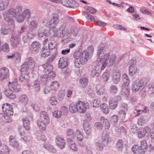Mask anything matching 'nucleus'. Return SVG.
I'll return each mask as SVG.
<instances>
[{"label":"nucleus","mask_w":154,"mask_h":154,"mask_svg":"<svg viewBox=\"0 0 154 154\" xmlns=\"http://www.w3.org/2000/svg\"><path fill=\"white\" fill-rule=\"evenodd\" d=\"M22 13V7L20 6H17L15 9L11 8L8 9L7 11L4 12L3 15L4 20L9 24H11L12 27L14 28V23L13 17H15L17 14Z\"/></svg>","instance_id":"nucleus-1"},{"label":"nucleus","mask_w":154,"mask_h":154,"mask_svg":"<svg viewBox=\"0 0 154 154\" xmlns=\"http://www.w3.org/2000/svg\"><path fill=\"white\" fill-rule=\"evenodd\" d=\"M105 51L103 44H101L98 46L97 49V55L99 57L96 61V66L99 67L102 70H103L106 66L105 59H107L109 55L107 53L103 55Z\"/></svg>","instance_id":"nucleus-2"},{"label":"nucleus","mask_w":154,"mask_h":154,"mask_svg":"<svg viewBox=\"0 0 154 154\" xmlns=\"http://www.w3.org/2000/svg\"><path fill=\"white\" fill-rule=\"evenodd\" d=\"M93 52V47L92 46H89L86 51H83L82 52L75 51L74 54V57L77 60L79 59L81 64H85L88 62L89 57L92 55Z\"/></svg>","instance_id":"nucleus-3"},{"label":"nucleus","mask_w":154,"mask_h":154,"mask_svg":"<svg viewBox=\"0 0 154 154\" xmlns=\"http://www.w3.org/2000/svg\"><path fill=\"white\" fill-rule=\"evenodd\" d=\"M8 85L9 89L5 90L4 93L8 98L11 99H14L16 96L12 92H17L20 90V87L18 85L17 79H15L12 82H9Z\"/></svg>","instance_id":"nucleus-4"},{"label":"nucleus","mask_w":154,"mask_h":154,"mask_svg":"<svg viewBox=\"0 0 154 154\" xmlns=\"http://www.w3.org/2000/svg\"><path fill=\"white\" fill-rule=\"evenodd\" d=\"M50 122V119L48 113L45 111H41L39 114V119L37 124L40 129L44 131L45 130L46 125Z\"/></svg>","instance_id":"nucleus-5"},{"label":"nucleus","mask_w":154,"mask_h":154,"mask_svg":"<svg viewBox=\"0 0 154 154\" xmlns=\"http://www.w3.org/2000/svg\"><path fill=\"white\" fill-rule=\"evenodd\" d=\"M147 82V79L145 78L140 81L134 82L132 86L131 91L133 93L142 91L146 85Z\"/></svg>","instance_id":"nucleus-6"},{"label":"nucleus","mask_w":154,"mask_h":154,"mask_svg":"<svg viewBox=\"0 0 154 154\" xmlns=\"http://www.w3.org/2000/svg\"><path fill=\"white\" fill-rule=\"evenodd\" d=\"M35 66V63L32 57H29L21 66V71L28 72L32 71Z\"/></svg>","instance_id":"nucleus-7"},{"label":"nucleus","mask_w":154,"mask_h":154,"mask_svg":"<svg viewBox=\"0 0 154 154\" xmlns=\"http://www.w3.org/2000/svg\"><path fill=\"white\" fill-rule=\"evenodd\" d=\"M44 69L43 71L46 74H50L49 76H51L52 78L55 77L56 74L53 72V66L52 65L48 63H46L42 65Z\"/></svg>","instance_id":"nucleus-8"},{"label":"nucleus","mask_w":154,"mask_h":154,"mask_svg":"<svg viewBox=\"0 0 154 154\" xmlns=\"http://www.w3.org/2000/svg\"><path fill=\"white\" fill-rule=\"evenodd\" d=\"M59 15L57 14H54L50 21L48 22V25L50 28L55 27L59 23Z\"/></svg>","instance_id":"nucleus-9"},{"label":"nucleus","mask_w":154,"mask_h":154,"mask_svg":"<svg viewBox=\"0 0 154 154\" xmlns=\"http://www.w3.org/2000/svg\"><path fill=\"white\" fill-rule=\"evenodd\" d=\"M77 107L78 108V112L80 113H84L88 109L89 106L88 103L84 102L78 100L77 101Z\"/></svg>","instance_id":"nucleus-10"},{"label":"nucleus","mask_w":154,"mask_h":154,"mask_svg":"<svg viewBox=\"0 0 154 154\" xmlns=\"http://www.w3.org/2000/svg\"><path fill=\"white\" fill-rule=\"evenodd\" d=\"M151 131V128L148 126L140 129L137 131L138 137L141 139L144 137L145 135L148 136Z\"/></svg>","instance_id":"nucleus-11"},{"label":"nucleus","mask_w":154,"mask_h":154,"mask_svg":"<svg viewBox=\"0 0 154 154\" xmlns=\"http://www.w3.org/2000/svg\"><path fill=\"white\" fill-rule=\"evenodd\" d=\"M121 72L118 69H116L114 71L112 75V79L115 84H118L121 79Z\"/></svg>","instance_id":"nucleus-12"},{"label":"nucleus","mask_w":154,"mask_h":154,"mask_svg":"<svg viewBox=\"0 0 154 154\" xmlns=\"http://www.w3.org/2000/svg\"><path fill=\"white\" fill-rule=\"evenodd\" d=\"M75 136L77 138V142L79 145L81 147L84 146L85 145V143L82 142L83 140V136L81 131L78 130L76 132Z\"/></svg>","instance_id":"nucleus-13"},{"label":"nucleus","mask_w":154,"mask_h":154,"mask_svg":"<svg viewBox=\"0 0 154 154\" xmlns=\"http://www.w3.org/2000/svg\"><path fill=\"white\" fill-rule=\"evenodd\" d=\"M23 128H20L19 130V133L21 138L25 141H28L31 140V137L30 133L24 132Z\"/></svg>","instance_id":"nucleus-14"},{"label":"nucleus","mask_w":154,"mask_h":154,"mask_svg":"<svg viewBox=\"0 0 154 154\" xmlns=\"http://www.w3.org/2000/svg\"><path fill=\"white\" fill-rule=\"evenodd\" d=\"M2 109L3 111L4 112L8 115L11 116L13 114V109L12 106L8 103L4 104L2 106Z\"/></svg>","instance_id":"nucleus-15"},{"label":"nucleus","mask_w":154,"mask_h":154,"mask_svg":"<svg viewBox=\"0 0 154 154\" xmlns=\"http://www.w3.org/2000/svg\"><path fill=\"white\" fill-rule=\"evenodd\" d=\"M9 76V71L7 67H3L0 69V80L8 78Z\"/></svg>","instance_id":"nucleus-16"},{"label":"nucleus","mask_w":154,"mask_h":154,"mask_svg":"<svg viewBox=\"0 0 154 154\" xmlns=\"http://www.w3.org/2000/svg\"><path fill=\"white\" fill-rule=\"evenodd\" d=\"M55 141L57 146L61 149H63L66 146V142L63 138L59 136L56 137Z\"/></svg>","instance_id":"nucleus-17"},{"label":"nucleus","mask_w":154,"mask_h":154,"mask_svg":"<svg viewBox=\"0 0 154 154\" xmlns=\"http://www.w3.org/2000/svg\"><path fill=\"white\" fill-rule=\"evenodd\" d=\"M41 47V44L37 41L33 42L31 45L30 48L32 53L35 54L38 52Z\"/></svg>","instance_id":"nucleus-18"},{"label":"nucleus","mask_w":154,"mask_h":154,"mask_svg":"<svg viewBox=\"0 0 154 154\" xmlns=\"http://www.w3.org/2000/svg\"><path fill=\"white\" fill-rule=\"evenodd\" d=\"M67 144L69 148L74 151H77L78 150V146L72 139L68 138L67 139Z\"/></svg>","instance_id":"nucleus-19"},{"label":"nucleus","mask_w":154,"mask_h":154,"mask_svg":"<svg viewBox=\"0 0 154 154\" xmlns=\"http://www.w3.org/2000/svg\"><path fill=\"white\" fill-rule=\"evenodd\" d=\"M20 39L17 36L12 35L10 38L11 46L14 48L17 47L20 43Z\"/></svg>","instance_id":"nucleus-20"},{"label":"nucleus","mask_w":154,"mask_h":154,"mask_svg":"<svg viewBox=\"0 0 154 154\" xmlns=\"http://www.w3.org/2000/svg\"><path fill=\"white\" fill-rule=\"evenodd\" d=\"M129 85L128 81L123 83L122 86L121 91L126 96H128L130 94V89L128 87Z\"/></svg>","instance_id":"nucleus-21"},{"label":"nucleus","mask_w":154,"mask_h":154,"mask_svg":"<svg viewBox=\"0 0 154 154\" xmlns=\"http://www.w3.org/2000/svg\"><path fill=\"white\" fill-rule=\"evenodd\" d=\"M116 60V57L114 55H112L108 57L107 59H105L106 66H110L113 65Z\"/></svg>","instance_id":"nucleus-22"},{"label":"nucleus","mask_w":154,"mask_h":154,"mask_svg":"<svg viewBox=\"0 0 154 154\" xmlns=\"http://www.w3.org/2000/svg\"><path fill=\"white\" fill-rule=\"evenodd\" d=\"M109 133L104 131L102 134V140L104 146H106L110 139Z\"/></svg>","instance_id":"nucleus-23"},{"label":"nucleus","mask_w":154,"mask_h":154,"mask_svg":"<svg viewBox=\"0 0 154 154\" xmlns=\"http://www.w3.org/2000/svg\"><path fill=\"white\" fill-rule=\"evenodd\" d=\"M102 70L98 66H94L91 72V76L94 78L98 77Z\"/></svg>","instance_id":"nucleus-24"},{"label":"nucleus","mask_w":154,"mask_h":154,"mask_svg":"<svg viewBox=\"0 0 154 154\" xmlns=\"http://www.w3.org/2000/svg\"><path fill=\"white\" fill-rule=\"evenodd\" d=\"M131 150L135 154H144L146 152L138 145H134L132 148Z\"/></svg>","instance_id":"nucleus-25"},{"label":"nucleus","mask_w":154,"mask_h":154,"mask_svg":"<svg viewBox=\"0 0 154 154\" xmlns=\"http://www.w3.org/2000/svg\"><path fill=\"white\" fill-rule=\"evenodd\" d=\"M10 145L14 147H17L19 146L17 140L13 136H10L9 138Z\"/></svg>","instance_id":"nucleus-26"},{"label":"nucleus","mask_w":154,"mask_h":154,"mask_svg":"<svg viewBox=\"0 0 154 154\" xmlns=\"http://www.w3.org/2000/svg\"><path fill=\"white\" fill-rule=\"evenodd\" d=\"M19 101L24 105H27L29 102V99L27 96L25 94L20 95L19 97Z\"/></svg>","instance_id":"nucleus-27"},{"label":"nucleus","mask_w":154,"mask_h":154,"mask_svg":"<svg viewBox=\"0 0 154 154\" xmlns=\"http://www.w3.org/2000/svg\"><path fill=\"white\" fill-rule=\"evenodd\" d=\"M43 147L50 152L55 153L56 152V150L54 147L50 144L44 143L43 144Z\"/></svg>","instance_id":"nucleus-28"},{"label":"nucleus","mask_w":154,"mask_h":154,"mask_svg":"<svg viewBox=\"0 0 154 154\" xmlns=\"http://www.w3.org/2000/svg\"><path fill=\"white\" fill-rule=\"evenodd\" d=\"M36 138L38 140H42L45 141L46 139V137L44 133L40 130L37 131L35 133Z\"/></svg>","instance_id":"nucleus-29"},{"label":"nucleus","mask_w":154,"mask_h":154,"mask_svg":"<svg viewBox=\"0 0 154 154\" xmlns=\"http://www.w3.org/2000/svg\"><path fill=\"white\" fill-rule=\"evenodd\" d=\"M59 68L63 69L68 65L66 59L64 57H62L59 60L58 63Z\"/></svg>","instance_id":"nucleus-30"},{"label":"nucleus","mask_w":154,"mask_h":154,"mask_svg":"<svg viewBox=\"0 0 154 154\" xmlns=\"http://www.w3.org/2000/svg\"><path fill=\"white\" fill-rule=\"evenodd\" d=\"M28 72L21 71V75L19 77V80L21 82H23L25 83H27L28 78Z\"/></svg>","instance_id":"nucleus-31"},{"label":"nucleus","mask_w":154,"mask_h":154,"mask_svg":"<svg viewBox=\"0 0 154 154\" xmlns=\"http://www.w3.org/2000/svg\"><path fill=\"white\" fill-rule=\"evenodd\" d=\"M101 123L104 125L106 129H108L110 127V123L108 120L103 116H102L100 118Z\"/></svg>","instance_id":"nucleus-32"},{"label":"nucleus","mask_w":154,"mask_h":154,"mask_svg":"<svg viewBox=\"0 0 154 154\" xmlns=\"http://www.w3.org/2000/svg\"><path fill=\"white\" fill-rule=\"evenodd\" d=\"M38 34L39 37H42L44 35L47 36L48 35V32L47 30L42 27L38 29Z\"/></svg>","instance_id":"nucleus-33"},{"label":"nucleus","mask_w":154,"mask_h":154,"mask_svg":"<svg viewBox=\"0 0 154 154\" xmlns=\"http://www.w3.org/2000/svg\"><path fill=\"white\" fill-rule=\"evenodd\" d=\"M10 115H7L5 113H0V119L2 120L4 122H11V120L10 119L9 116Z\"/></svg>","instance_id":"nucleus-34"},{"label":"nucleus","mask_w":154,"mask_h":154,"mask_svg":"<svg viewBox=\"0 0 154 154\" xmlns=\"http://www.w3.org/2000/svg\"><path fill=\"white\" fill-rule=\"evenodd\" d=\"M69 109L70 112L72 113L78 112V108L77 107V102L75 104L74 103H72L70 105Z\"/></svg>","instance_id":"nucleus-35"},{"label":"nucleus","mask_w":154,"mask_h":154,"mask_svg":"<svg viewBox=\"0 0 154 154\" xmlns=\"http://www.w3.org/2000/svg\"><path fill=\"white\" fill-rule=\"evenodd\" d=\"M109 105L110 109L112 110H114L117 106L118 103L115 101L113 98H111L109 100Z\"/></svg>","instance_id":"nucleus-36"},{"label":"nucleus","mask_w":154,"mask_h":154,"mask_svg":"<svg viewBox=\"0 0 154 154\" xmlns=\"http://www.w3.org/2000/svg\"><path fill=\"white\" fill-rule=\"evenodd\" d=\"M103 144V143H102L99 142L95 143L94 145V149L97 151H102L104 148L103 146L104 145Z\"/></svg>","instance_id":"nucleus-37"},{"label":"nucleus","mask_w":154,"mask_h":154,"mask_svg":"<svg viewBox=\"0 0 154 154\" xmlns=\"http://www.w3.org/2000/svg\"><path fill=\"white\" fill-rule=\"evenodd\" d=\"M83 126L84 130L87 134L89 135L91 132V128L88 123L83 124Z\"/></svg>","instance_id":"nucleus-38"},{"label":"nucleus","mask_w":154,"mask_h":154,"mask_svg":"<svg viewBox=\"0 0 154 154\" xmlns=\"http://www.w3.org/2000/svg\"><path fill=\"white\" fill-rule=\"evenodd\" d=\"M79 6V4L75 1L73 0H70L69 3V6L68 8H75Z\"/></svg>","instance_id":"nucleus-39"},{"label":"nucleus","mask_w":154,"mask_h":154,"mask_svg":"<svg viewBox=\"0 0 154 154\" xmlns=\"http://www.w3.org/2000/svg\"><path fill=\"white\" fill-rule=\"evenodd\" d=\"M23 123L24 127L27 130H29L30 129V124L29 121L27 118L23 119Z\"/></svg>","instance_id":"nucleus-40"},{"label":"nucleus","mask_w":154,"mask_h":154,"mask_svg":"<svg viewBox=\"0 0 154 154\" xmlns=\"http://www.w3.org/2000/svg\"><path fill=\"white\" fill-rule=\"evenodd\" d=\"M88 83V79L87 78L83 77L80 80V83L83 88L86 87Z\"/></svg>","instance_id":"nucleus-41"},{"label":"nucleus","mask_w":154,"mask_h":154,"mask_svg":"<svg viewBox=\"0 0 154 154\" xmlns=\"http://www.w3.org/2000/svg\"><path fill=\"white\" fill-rule=\"evenodd\" d=\"M100 108L102 112L104 113L107 114L109 113V109L107 104L106 103L102 104L100 105Z\"/></svg>","instance_id":"nucleus-42"},{"label":"nucleus","mask_w":154,"mask_h":154,"mask_svg":"<svg viewBox=\"0 0 154 154\" xmlns=\"http://www.w3.org/2000/svg\"><path fill=\"white\" fill-rule=\"evenodd\" d=\"M147 107L144 106L142 105H140L138 107V108L136 109L134 111V113H138L141 112H144L146 113V112Z\"/></svg>","instance_id":"nucleus-43"},{"label":"nucleus","mask_w":154,"mask_h":154,"mask_svg":"<svg viewBox=\"0 0 154 154\" xmlns=\"http://www.w3.org/2000/svg\"><path fill=\"white\" fill-rule=\"evenodd\" d=\"M50 55L49 50L45 48H43L42 49L41 53V57H48Z\"/></svg>","instance_id":"nucleus-44"},{"label":"nucleus","mask_w":154,"mask_h":154,"mask_svg":"<svg viewBox=\"0 0 154 154\" xmlns=\"http://www.w3.org/2000/svg\"><path fill=\"white\" fill-rule=\"evenodd\" d=\"M126 112L124 111H123V109H121L119 112L118 115L119 119L122 121L124 120L126 117Z\"/></svg>","instance_id":"nucleus-45"},{"label":"nucleus","mask_w":154,"mask_h":154,"mask_svg":"<svg viewBox=\"0 0 154 154\" xmlns=\"http://www.w3.org/2000/svg\"><path fill=\"white\" fill-rule=\"evenodd\" d=\"M109 91L110 93L114 95L117 93L118 91V88L116 86L112 85L110 87Z\"/></svg>","instance_id":"nucleus-46"},{"label":"nucleus","mask_w":154,"mask_h":154,"mask_svg":"<svg viewBox=\"0 0 154 154\" xmlns=\"http://www.w3.org/2000/svg\"><path fill=\"white\" fill-rule=\"evenodd\" d=\"M2 154H7L10 152V150L8 146L5 145H3L2 148L1 149Z\"/></svg>","instance_id":"nucleus-47"},{"label":"nucleus","mask_w":154,"mask_h":154,"mask_svg":"<svg viewBox=\"0 0 154 154\" xmlns=\"http://www.w3.org/2000/svg\"><path fill=\"white\" fill-rule=\"evenodd\" d=\"M59 84L57 81L52 82L51 85V88L52 90L56 91L59 88Z\"/></svg>","instance_id":"nucleus-48"},{"label":"nucleus","mask_w":154,"mask_h":154,"mask_svg":"<svg viewBox=\"0 0 154 154\" xmlns=\"http://www.w3.org/2000/svg\"><path fill=\"white\" fill-rule=\"evenodd\" d=\"M123 141L121 139L119 140L116 144V148L119 150H121L123 147Z\"/></svg>","instance_id":"nucleus-49"},{"label":"nucleus","mask_w":154,"mask_h":154,"mask_svg":"<svg viewBox=\"0 0 154 154\" xmlns=\"http://www.w3.org/2000/svg\"><path fill=\"white\" fill-rule=\"evenodd\" d=\"M13 59L17 62H19L20 61L21 56L20 54L17 52H15L13 54Z\"/></svg>","instance_id":"nucleus-50"},{"label":"nucleus","mask_w":154,"mask_h":154,"mask_svg":"<svg viewBox=\"0 0 154 154\" xmlns=\"http://www.w3.org/2000/svg\"><path fill=\"white\" fill-rule=\"evenodd\" d=\"M137 67H132L129 66V72L130 75L131 76L133 75L137 71Z\"/></svg>","instance_id":"nucleus-51"},{"label":"nucleus","mask_w":154,"mask_h":154,"mask_svg":"<svg viewBox=\"0 0 154 154\" xmlns=\"http://www.w3.org/2000/svg\"><path fill=\"white\" fill-rule=\"evenodd\" d=\"M110 119L111 123L116 125L118 121L119 117L117 115H114L111 117Z\"/></svg>","instance_id":"nucleus-52"},{"label":"nucleus","mask_w":154,"mask_h":154,"mask_svg":"<svg viewBox=\"0 0 154 154\" xmlns=\"http://www.w3.org/2000/svg\"><path fill=\"white\" fill-rule=\"evenodd\" d=\"M17 18V21L19 23H21L23 22L25 19V17H23L22 13L20 14H17L15 16Z\"/></svg>","instance_id":"nucleus-53"},{"label":"nucleus","mask_w":154,"mask_h":154,"mask_svg":"<svg viewBox=\"0 0 154 154\" xmlns=\"http://www.w3.org/2000/svg\"><path fill=\"white\" fill-rule=\"evenodd\" d=\"M22 14L25 18L27 17L29 18L30 17L31 11L29 9H26L23 11H22Z\"/></svg>","instance_id":"nucleus-54"},{"label":"nucleus","mask_w":154,"mask_h":154,"mask_svg":"<svg viewBox=\"0 0 154 154\" xmlns=\"http://www.w3.org/2000/svg\"><path fill=\"white\" fill-rule=\"evenodd\" d=\"M38 26V24L37 21L34 20L32 21L29 24L30 27L32 29H36Z\"/></svg>","instance_id":"nucleus-55"},{"label":"nucleus","mask_w":154,"mask_h":154,"mask_svg":"<svg viewBox=\"0 0 154 154\" xmlns=\"http://www.w3.org/2000/svg\"><path fill=\"white\" fill-rule=\"evenodd\" d=\"M40 84L38 80H35L33 86L35 91L36 92H38L40 90Z\"/></svg>","instance_id":"nucleus-56"},{"label":"nucleus","mask_w":154,"mask_h":154,"mask_svg":"<svg viewBox=\"0 0 154 154\" xmlns=\"http://www.w3.org/2000/svg\"><path fill=\"white\" fill-rule=\"evenodd\" d=\"M146 121L145 117L142 116L140 117L138 120V124L140 125H143L146 123Z\"/></svg>","instance_id":"nucleus-57"},{"label":"nucleus","mask_w":154,"mask_h":154,"mask_svg":"<svg viewBox=\"0 0 154 154\" xmlns=\"http://www.w3.org/2000/svg\"><path fill=\"white\" fill-rule=\"evenodd\" d=\"M84 14L87 20H89L91 22L95 20V19L94 17L88 13L85 12Z\"/></svg>","instance_id":"nucleus-58"},{"label":"nucleus","mask_w":154,"mask_h":154,"mask_svg":"<svg viewBox=\"0 0 154 154\" xmlns=\"http://www.w3.org/2000/svg\"><path fill=\"white\" fill-rule=\"evenodd\" d=\"M148 88V94L152 95H154V85H149Z\"/></svg>","instance_id":"nucleus-59"},{"label":"nucleus","mask_w":154,"mask_h":154,"mask_svg":"<svg viewBox=\"0 0 154 154\" xmlns=\"http://www.w3.org/2000/svg\"><path fill=\"white\" fill-rule=\"evenodd\" d=\"M147 146V145L146 141L145 140H144L141 141L140 146H139L142 148L143 150L146 152Z\"/></svg>","instance_id":"nucleus-60"},{"label":"nucleus","mask_w":154,"mask_h":154,"mask_svg":"<svg viewBox=\"0 0 154 154\" xmlns=\"http://www.w3.org/2000/svg\"><path fill=\"white\" fill-rule=\"evenodd\" d=\"M65 90H61L59 92L58 94V99L60 100H62L65 97Z\"/></svg>","instance_id":"nucleus-61"},{"label":"nucleus","mask_w":154,"mask_h":154,"mask_svg":"<svg viewBox=\"0 0 154 154\" xmlns=\"http://www.w3.org/2000/svg\"><path fill=\"white\" fill-rule=\"evenodd\" d=\"M64 33L61 30L59 29L55 33L54 35L55 36L60 38H63L64 36Z\"/></svg>","instance_id":"nucleus-62"},{"label":"nucleus","mask_w":154,"mask_h":154,"mask_svg":"<svg viewBox=\"0 0 154 154\" xmlns=\"http://www.w3.org/2000/svg\"><path fill=\"white\" fill-rule=\"evenodd\" d=\"M100 102V101L97 99H95L92 101L91 102V105L94 107H97L99 106Z\"/></svg>","instance_id":"nucleus-63"},{"label":"nucleus","mask_w":154,"mask_h":154,"mask_svg":"<svg viewBox=\"0 0 154 154\" xmlns=\"http://www.w3.org/2000/svg\"><path fill=\"white\" fill-rule=\"evenodd\" d=\"M1 33L4 35H7L10 32L9 29H7L5 26L2 27L1 30Z\"/></svg>","instance_id":"nucleus-64"}]
</instances>
